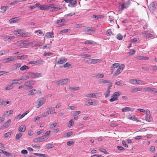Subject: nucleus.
Instances as JSON below:
<instances>
[{"instance_id": "16", "label": "nucleus", "mask_w": 157, "mask_h": 157, "mask_svg": "<svg viewBox=\"0 0 157 157\" xmlns=\"http://www.w3.org/2000/svg\"><path fill=\"white\" fill-rule=\"evenodd\" d=\"M93 31V30L92 29V28L91 27H88L86 28L84 31L87 34L91 33Z\"/></svg>"}, {"instance_id": "35", "label": "nucleus", "mask_w": 157, "mask_h": 157, "mask_svg": "<svg viewBox=\"0 0 157 157\" xmlns=\"http://www.w3.org/2000/svg\"><path fill=\"white\" fill-rule=\"evenodd\" d=\"M77 3L76 1H73L70 3H69L68 4V6H69L74 7L75 5Z\"/></svg>"}, {"instance_id": "50", "label": "nucleus", "mask_w": 157, "mask_h": 157, "mask_svg": "<svg viewBox=\"0 0 157 157\" xmlns=\"http://www.w3.org/2000/svg\"><path fill=\"white\" fill-rule=\"evenodd\" d=\"M150 67L152 71H155L157 70V66H151Z\"/></svg>"}, {"instance_id": "43", "label": "nucleus", "mask_w": 157, "mask_h": 157, "mask_svg": "<svg viewBox=\"0 0 157 157\" xmlns=\"http://www.w3.org/2000/svg\"><path fill=\"white\" fill-rule=\"evenodd\" d=\"M148 58L146 57L140 56L138 57V59L139 60H147L148 59Z\"/></svg>"}, {"instance_id": "46", "label": "nucleus", "mask_w": 157, "mask_h": 157, "mask_svg": "<svg viewBox=\"0 0 157 157\" xmlns=\"http://www.w3.org/2000/svg\"><path fill=\"white\" fill-rule=\"evenodd\" d=\"M22 136V134L19 133L18 134H17L15 136V138L16 140H18Z\"/></svg>"}, {"instance_id": "22", "label": "nucleus", "mask_w": 157, "mask_h": 157, "mask_svg": "<svg viewBox=\"0 0 157 157\" xmlns=\"http://www.w3.org/2000/svg\"><path fill=\"white\" fill-rule=\"evenodd\" d=\"M0 153H3L6 155L7 156H10V157H13V156H12L11 154L8 152H7L5 151H4L1 149H0Z\"/></svg>"}, {"instance_id": "52", "label": "nucleus", "mask_w": 157, "mask_h": 157, "mask_svg": "<svg viewBox=\"0 0 157 157\" xmlns=\"http://www.w3.org/2000/svg\"><path fill=\"white\" fill-rule=\"evenodd\" d=\"M86 105H93V103L92 101H90V100H88L86 101Z\"/></svg>"}, {"instance_id": "42", "label": "nucleus", "mask_w": 157, "mask_h": 157, "mask_svg": "<svg viewBox=\"0 0 157 157\" xmlns=\"http://www.w3.org/2000/svg\"><path fill=\"white\" fill-rule=\"evenodd\" d=\"M49 114V112L48 111L44 112L42 115L41 116L43 117H45L48 116Z\"/></svg>"}, {"instance_id": "59", "label": "nucleus", "mask_w": 157, "mask_h": 157, "mask_svg": "<svg viewBox=\"0 0 157 157\" xmlns=\"http://www.w3.org/2000/svg\"><path fill=\"white\" fill-rule=\"evenodd\" d=\"M57 123H54L53 124H51L50 125V128H53L57 126Z\"/></svg>"}, {"instance_id": "20", "label": "nucleus", "mask_w": 157, "mask_h": 157, "mask_svg": "<svg viewBox=\"0 0 157 157\" xmlns=\"http://www.w3.org/2000/svg\"><path fill=\"white\" fill-rule=\"evenodd\" d=\"M99 83L100 84H105L110 83V81L109 80H105L104 79H100L98 81Z\"/></svg>"}, {"instance_id": "41", "label": "nucleus", "mask_w": 157, "mask_h": 157, "mask_svg": "<svg viewBox=\"0 0 157 157\" xmlns=\"http://www.w3.org/2000/svg\"><path fill=\"white\" fill-rule=\"evenodd\" d=\"M99 150L100 151L103 152L105 154H109L106 150L103 148H99Z\"/></svg>"}, {"instance_id": "57", "label": "nucleus", "mask_w": 157, "mask_h": 157, "mask_svg": "<svg viewBox=\"0 0 157 157\" xmlns=\"http://www.w3.org/2000/svg\"><path fill=\"white\" fill-rule=\"evenodd\" d=\"M50 132L51 131H47L45 133V135L43 136H44V137H45V139H47V138H46V137L47 136H49L50 134Z\"/></svg>"}, {"instance_id": "37", "label": "nucleus", "mask_w": 157, "mask_h": 157, "mask_svg": "<svg viewBox=\"0 0 157 157\" xmlns=\"http://www.w3.org/2000/svg\"><path fill=\"white\" fill-rule=\"evenodd\" d=\"M70 31V29H64L61 31L59 32V34H62L63 33H69Z\"/></svg>"}, {"instance_id": "12", "label": "nucleus", "mask_w": 157, "mask_h": 157, "mask_svg": "<svg viewBox=\"0 0 157 157\" xmlns=\"http://www.w3.org/2000/svg\"><path fill=\"white\" fill-rule=\"evenodd\" d=\"M40 74L35 73H29L28 75L29 78H33L36 77H38L39 76Z\"/></svg>"}, {"instance_id": "8", "label": "nucleus", "mask_w": 157, "mask_h": 157, "mask_svg": "<svg viewBox=\"0 0 157 157\" xmlns=\"http://www.w3.org/2000/svg\"><path fill=\"white\" fill-rule=\"evenodd\" d=\"M69 82V80L67 78H66L59 80L58 81V84L59 85H63L67 84Z\"/></svg>"}, {"instance_id": "7", "label": "nucleus", "mask_w": 157, "mask_h": 157, "mask_svg": "<svg viewBox=\"0 0 157 157\" xmlns=\"http://www.w3.org/2000/svg\"><path fill=\"white\" fill-rule=\"evenodd\" d=\"M145 119H146V120L147 121H148V122L151 121L152 119V118L151 117V116L150 115V112L147 109L146 110Z\"/></svg>"}, {"instance_id": "49", "label": "nucleus", "mask_w": 157, "mask_h": 157, "mask_svg": "<svg viewBox=\"0 0 157 157\" xmlns=\"http://www.w3.org/2000/svg\"><path fill=\"white\" fill-rule=\"evenodd\" d=\"M122 37H123L122 36L120 33L118 34L117 36V39L119 40H122Z\"/></svg>"}, {"instance_id": "29", "label": "nucleus", "mask_w": 157, "mask_h": 157, "mask_svg": "<svg viewBox=\"0 0 157 157\" xmlns=\"http://www.w3.org/2000/svg\"><path fill=\"white\" fill-rule=\"evenodd\" d=\"M92 18H96L97 19H100L101 18H102L104 17V16L103 15H96L95 14L93 15L92 16Z\"/></svg>"}, {"instance_id": "10", "label": "nucleus", "mask_w": 157, "mask_h": 157, "mask_svg": "<svg viewBox=\"0 0 157 157\" xmlns=\"http://www.w3.org/2000/svg\"><path fill=\"white\" fill-rule=\"evenodd\" d=\"M45 99L44 98H40L38 100V104L37 106V108L40 107L45 102Z\"/></svg>"}, {"instance_id": "63", "label": "nucleus", "mask_w": 157, "mask_h": 157, "mask_svg": "<svg viewBox=\"0 0 157 157\" xmlns=\"http://www.w3.org/2000/svg\"><path fill=\"white\" fill-rule=\"evenodd\" d=\"M21 30H19L17 31L15 30L14 32V33L15 35H17V34H20L21 33Z\"/></svg>"}, {"instance_id": "14", "label": "nucleus", "mask_w": 157, "mask_h": 157, "mask_svg": "<svg viewBox=\"0 0 157 157\" xmlns=\"http://www.w3.org/2000/svg\"><path fill=\"white\" fill-rule=\"evenodd\" d=\"M11 120L9 119L8 121L4 123L2 126V129H4L7 128L10 124Z\"/></svg>"}, {"instance_id": "58", "label": "nucleus", "mask_w": 157, "mask_h": 157, "mask_svg": "<svg viewBox=\"0 0 157 157\" xmlns=\"http://www.w3.org/2000/svg\"><path fill=\"white\" fill-rule=\"evenodd\" d=\"M104 77V75L102 74H98L96 75V77L98 78H102Z\"/></svg>"}, {"instance_id": "38", "label": "nucleus", "mask_w": 157, "mask_h": 157, "mask_svg": "<svg viewBox=\"0 0 157 157\" xmlns=\"http://www.w3.org/2000/svg\"><path fill=\"white\" fill-rule=\"evenodd\" d=\"M110 92V88H108L106 92L105 93V98H107L109 96Z\"/></svg>"}, {"instance_id": "55", "label": "nucleus", "mask_w": 157, "mask_h": 157, "mask_svg": "<svg viewBox=\"0 0 157 157\" xmlns=\"http://www.w3.org/2000/svg\"><path fill=\"white\" fill-rule=\"evenodd\" d=\"M112 32L110 29H108L107 30L106 34L107 36H110L112 34Z\"/></svg>"}, {"instance_id": "5", "label": "nucleus", "mask_w": 157, "mask_h": 157, "mask_svg": "<svg viewBox=\"0 0 157 157\" xmlns=\"http://www.w3.org/2000/svg\"><path fill=\"white\" fill-rule=\"evenodd\" d=\"M156 2L154 1L152 2L148 7L149 10L153 13L156 8Z\"/></svg>"}, {"instance_id": "18", "label": "nucleus", "mask_w": 157, "mask_h": 157, "mask_svg": "<svg viewBox=\"0 0 157 157\" xmlns=\"http://www.w3.org/2000/svg\"><path fill=\"white\" fill-rule=\"evenodd\" d=\"M134 110V109L131 108L130 107H126L123 108L122 109V111L123 112L127 111H133Z\"/></svg>"}, {"instance_id": "45", "label": "nucleus", "mask_w": 157, "mask_h": 157, "mask_svg": "<svg viewBox=\"0 0 157 157\" xmlns=\"http://www.w3.org/2000/svg\"><path fill=\"white\" fill-rule=\"evenodd\" d=\"M36 91V90H32L29 91V95H31L35 94V91Z\"/></svg>"}, {"instance_id": "15", "label": "nucleus", "mask_w": 157, "mask_h": 157, "mask_svg": "<svg viewBox=\"0 0 157 157\" xmlns=\"http://www.w3.org/2000/svg\"><path fill=\"white\" fill-rule=\"evenodd\" d=\"M144 90L145 92H153V91H155L156 90L155 88L149 87H145L144 88Z\"/></svg>"}, {"instance_id": "32", "label": "nucleus", "mask_w": 157, "mask_h": 157, "mask_svg": "<svg viewBox=\"0 0 157 157\" xmlns=\"http://www.w3.org/2000/svg\"><path fill=\"white\" fill-rule=\"evenodd\" d=\"M21 80V79H16L14 80H13L12 81L13 82L12 84H20L19 81Z\"/></svg>"}, {"instance_id": "33", "label": "nucleus", "mask_w": 157, "mask_h": 157, "mask_svg": "<svg viewBox=\"0 0 157 157\" xmlns=\"http://www.w3.org/2000/svg\"><path fill=\"white\" fill-rule=\"evenodd\" d=\"M121 94L120 92L118 91L115 92L112 96L114 98H118V97Z\"/></svg>"}, {"instance_id": "2", "label": "nucleus", "mask_w": 157, "mask_h": 157, "mask_svg": "<svg viewBox=\"0 0 157 157\" xmlns=\"http://www.w3.org/2000/svg\"><path fill=\"white\" fill-rule=\"evenodd\" d=\"M124 67V64H122L118 68L117 70L113 74L114 76H116L119 75L123 70Z\"/></svg>"}, {"instance_id": "23", "label": "nucleus", "mask_w": 157, "mask_h": 157, "mask_svg": "<svg viewBox=\"0 0 157 157\" xmlns=\"http://www.w3.org/2000/svg\"><path fill=\"white\" fill-rule=\"evenodd\" d=\"M14 58L12 57H10L5 58L3 59V61L5 63H7L9 62L12 61H13L14 60Z\"/></svg>"}, {"instance_id": "24", "label": "nucleus", "mask_w": 157, "mask_h": 157, "mask_svg": "<svg viewBox=\"0 0 157 157\" xmlns=\"http://www.w3.org/2000/svg\"><path fill=\"white\" fill-rule=\"evenodd\" d=\"M41 62L39 60L36 61H31L29 62V63L30 64H34L35 65L40 64H41Z\"/></svg>"}, {"instance_id": "28", "label": "nucleus", "mask_w": 157, "mask_h": 157, "mask_svg": "<svg viewBox=\"0 0 157 157\" xmlns=\"http://www.w3.org/2000/svg\"><path fill=\"white\" fill-rule=\"evenodd\" d=\"M119 65V63H115L113 64L112 66L111 67L112 70V73H113V72L114 71V70L113 69V68H117L118 67Z\"/></svg>"}, {"instance_id": "1", "label": "nucleus", "mask_w": 157, "mask_h": 157, "mask_svg": "<svg viewBox=\"0 0 157 157\" xmlns=\"http://www.w3.org/2000/svg\"><path fill=\"white\" fill-rule=\"evenodd\" d=\"M52 7H53V4L41 5L39 3L38 8L40 9L41 10H48L49 8H52Z\"/></svg>"}, {"instance_id": "30", "label": "nucleus", "mask_w": 157, "mask_h": 157, "mask_svg": "<svg viewBox=\"0 0 157 157\" xmlns=\"http://www.w3.org/2000/svg\"><path fill=\"white\" fill-rule=\"evenodd\" d=\"M142 90V89L139 87H136L132 89V93H135L137 91H140Z\"/></svg>"}, {"instance_id": "11", "label": "nucleus", "mask_w": 157, "mask_h": 157, "mask_svg": "<svg viewBox=\"0 0 157 157\" xmlns=\"http://www.w3.org/2000/svg\"><path fill=\"white\" fill-rule=\"evenodd\" d=\"M67 61V59L66 58L61 57L58 59L57 63L58 64H61L66 62Z\"/></svg>"}, {"instance_id": "17", "label": "nucleus", "mask_w": 157, "mask_h": 157, "mask_svg": "<svg viewBox=\"0 0 157 157\" xmlns=\"http://www.w3.org/2000/svg\"><path fill=\"white\" fill-rule=\"evenodd\" d=\"M32 82V80L28 81L25 83L24 85L28 87H29L28 88L29 89H31L33 87L32 86L30 85Z\"/></svg>"}, {"instance_id": "48", "label": "nucleus", "mask_w": 157, "mask_h": 157, "mask_svg": "<svg viewBox=\"0 0 157 157\" xmlns=\"http://www.w3.org/2000/svg\"><path fill=\"white\" fill-rule=\"evenodd\" d=\"M29 75H25L23 76L22 77V78L20 79L21 80H26L28 79L29 78Z\"/></svg>"}, {"instance_id": "34", "label": "nucleus", "mask_w": 157, "mask_h": 157, "mask_svg": "<svg viewBox=\"0 0 157 157\" xmlns=\"http://www.w3.org/2000/svg\"><path fill=\"white\" fill-rule=\"evenodd\" d=\"M121 94L120 92L118 91L115 92L112 96L114 98H118V97Z\"/></svg>"}, {"instance_id": "36", "label": "nucleus", "mask_w": 157, "mask_h": 157, "mask_svg": "<svg viewBox=\"0 0 157 157\" xmlns=\"http://www.w3.org/2000/svg\"><path fill=\"white\" fill-rule=\"evenodd\" d=\"M69 89L71 91H74L79 90V88L78 87H69Z\"/></svg>"}, {"instance_id": "21", "label": "nucleus", "mask_w": 157, "mask_h": 157, "mask_svg": "<svg viewBox=\"0 0 157 157\" xmlns=\"http://www.w3.org/2000/svg\"><path fill=\"white\" fill-rule=\"evenodd\" d=\"M47 110L49 111V114L56 113V112L55 111V108L49 107L47 109Z\"/></svg>"}, {"instance_id": "53", "label": "nucleus", "mask_w": 157, "mask_h": 157, "mask_svg": "<svg viewBox=\"0 0 157 157\" xmlns=\"http://www.w3.org/2000/svg\"><path fill=\"white\" fill-rule=\"evenodd\" d=\"M94 43L93 41H91L90 40H87V41L84 42V43L86 44H92L93 43Z\"/></svg>"}, {"instance_id": "44", "label": "nucleus", "mask_w": 157, "mask_h": 157, "mask_svg": "<svg viewBox=\"0 0 157 157\" xmlns=\"http://www.w3.org/2000/svg\"><path fill=\"white\" fill-rule=\"evenodd\" d=\"M29 67L26 65H24L22 66V67H21L20 69L21 71H24L25 70H26V69H29Z\"/></svg>"}, {"instance_id": "39", "label": "nucleus", "mask_w": 157, "mask_h": 157, "mask_svg": "<svg viewBox=\"0 0 157 157\" xmlns=\"http://www.w3.org/2000/svg\"><path fill=\"white\" fill-rule=\"evenodd\" d=\"M13 88V84H11L10 85H8L5 88V89L6 90H8L12 89Z\"/></svg>"}, {"instance_id": "3", "label": "nucleus", "mask_w": 157, "mask_h": 157, "mask_svg": "<svg viewBox=\"0 0 157 157\" xmlns=\"http://www.w3.org/2000/svg\"><path fill=\"white\" fill-rule=\"evenodd\" d=\"M130 2L129 0H128L127 2L124 3H121L120 4V6H121V10H122L124 9H126L128 8L130 5Z\"/></svg>"}, {"instance_id": "51", "label": "nucleus", "mask_w": 157, "mask_h": 157, "mask_svg": "<svg viewBox=\"0 0 157 157\" xmlns=\"http://www.w3.org/2000/svg\"><path fill=\"white\" fill-rule=\"evenodd\" d=\"M9 7L8 6H2L1 7V9L3 11V12H4L6 10L8 9Z\"/></svg>"}, {"instance_id": "64", "label": "nucleus", "mask_w": 157, "mask_h": 157, "mask_svg": "<svg viewBox=\"0 0 157 157\" xmlns=\"http://www.w3.org/2000/svg\"><path fill=\"white\" fill-rule=\"evenodd\" d=\"M44 130L43 129L41 130L40 131L37 132L36 134L37 136L39 135L41 133H43L44 132Z\"/></svg>"}, {"instance_id": "13", "label": "nucleus", "mask_w": 157, "mask_h": 157, "mask_svg": "<svg viewBox=\"0 0 157 157\" xmlns=\"http://www.w3.org/2000/svg\"><path fill=\"white\" fill-rule=\"evenodd\" d=\"M53 33L51 32H47L46 33L44 37L47 38H49L54 37Z\"/></svg>"}, {"instance_id": "27", "label": "nucleus", "mask_w": 157, "mask_h": 157, "mask_svg": "<svg viewBox=\"0 0 157 157\" xmlns=\"http://www.w3.org/2000/svg\"><path fill=\"white\" fill-rule=\"evenodd\" d=\"M18 20V17H15L11 19L10 20V22L11 23H13L17 22Z\"/></svg>"}, {"instance_id": "26", "label": "nucleus", "mask_w": 157, "mask_h": 157, "mask_svg": "<svg viewBox=\"0 0 157 157\" xmlns=\"http://www.w3.org/2000/svg\"><path fill=\"white\" fill-rule=\"evenodd\" d=\"M13 111L12 110L6 111L4 114V115L5 116L8 117L13 112Z\"/></svg>"}, {"instance_id": "19", "label": "nucleus", "mask_w": 157, "mask_h": 157, "mask_svg": "<svg viewBox=\"0 0 157 157\" xmlns=\"http://www.w3.org/2000/svg\"><path fill=\"white\" fill-rule=\"evenodd\" d=\"M25 40H22L18 41L17 42V44L18 45V46L19 48H22L24 47L25 45L26 44H24L23 43L24 42Z\"/></svg>"}, {"instance_id": "61", "label": "nucleus", "mask_w": 157, "mask_h": 157, "mask_svg": "<svg viewBox=\"0 0 157 157\" xmlns=\"http://www.w3.org/2000/svg\"><path fill=\"white\" fill-rule=\"evenodd\" d=\"M118 98H114L112 96L111 97V98L110 99L109 101H110L112 102L114 101L117 100H118Z\"/></svg>"}, {"instance_id": "62", "label": "nucleus", "mask_w": 157, "mask_h": 157, "mask_svg": "<svg viewBox=\"0 0 157 157\" xmlns=\"http://www.w3.org/2000/svg\"><path fill=\"white\" fill-rule=\"evenodd\" d=\"M71 65L69 63L67 62L66 63L64 66L65 68L71 66Z\"/></svg>"}, {"instance_id": "4", "label": "nucleus", "mask_w": 157, "mask_h": 157, "mask_svg": "<svg viewBox=\"0 0 157 157\" xmlns=\"http://www.w3.org/2000/svg\"><path fill=\"white\" fill-rule=\"evenodd\" d=\"M152 32L151 31H147L143 32L142 34L144 35V37L147 39L152 37Z\"/></svg>"}, {"instance_id": "47", "label": "nucleus", "mask_w": 157, "mask_h": 157, "mask_svg": "<svg viewBox=\"0 0 157 157\" xmlns=\"http://www.w3.org/2000/svg\"><path fill=\"white\" fill-rule=\"evenodd\" d=\"M45 48H47V49H50V47L49 44H47L43 46V49H45Z\"/></svg>"}, {"instance_id": "56", "label": "nucleus", "mask_w": 157, "mask_h": 157, "mask_svg": "<svg viewBox=\"0 0 157 157\" xmlns=\"http://www.w3.org/2000/svg\"><path fill=\"white\" fill-rule=\"evenodd\" d=\"M137 84H138L139 85H143L145 83H144V82L142 80H139L138 81H137Z\"/></svg>"}, {"instance_id": "9", "label": "nucleus", "mask_w": 157, "mask_h": 157, "mask_svg": "<svg viewBox=\"0 0 157 157\" xmlns=\"http://www.w3.org/2000/svg\"><path fill=\"white\" fill-rule=\"evenodd\" d=\"M46 140V139H45V138L44 137V136H41L35 138L33 141L34 142H40L43 140Z\"/></svg>"}, {"instance_id": "25", "label": "nucleus", "mask_w": 157, "mask_h": 157, "mask_svg": "<svg viewBox=\"0 0 157 157\" xmlns=\"http://www.w3.org/2000/svg\"><path fill=\"white\" fill-rule=\"evenodd\" d=\"M26 130V127L25 125H22L20 126L19 128L18 131L20 132H24Z\"/></svg>"}, {"instance_id": "31", "label": "nucleus", "mask_w": 157, "mask_h": 157, "mask_svg": "<svg viewBox=\"0 0 157 157\" xmlns=\"http://www.w3.org/2000/svg\"><path fill=\"white\" fill-rule=\"evenodd\" d=\"M15 38V36H6L4 37V40H11L13 39H14Z\"/></svg>"}, {"instance_id": "40", "label": "nucleus", "mask_w": 157, "mask_h": 157, "mask_svg": "<svg viewBox=\"0 0 157 157\" xmlns=\"http://www.w3.org/2000/svg\"><path fill=\"white\" fill-rule=\"evenodd\" d=\"M27 114V113H24L22 114L21 115V114H19L17 116V119L19 118V119H20L23 117L24 116H25Z\"/></svg>"}, {"instance_id": "6", "label": "nucleus", "mask_w": 157, "mask_h": 157, "mask_svg": "<svg viewBox=\"0 0 157 157\" xmlns=\"http://www.w3.org/2000/svg\"><path fill=\"white\" fill-rule=\"evenodd\" d=\"M101 61V60L100 59H88V60L86 61V62L90 64H95L98 63Z\"/></svg>"}, {"instance_id": "54", "label": "nucleus", "mask_w": 157, "mask_h": 157, "mask_svg": "<svg viewBox=\"0 0 157 157\" xmlns=\"http://www.w3.org/2000/svg\"><path fill=\"white\" fill-rule=\"evenodd\" d=\"M130 81H131V83L132 84H137V81L135 79H132L130 80Z\"/></svg>"}, {"instance_id": "60", "label": "nucleus", "mask_w": 157, "mask_h": 157, "mask_svg": "<svg viewBox=\"0 0 157 157\" xmlns=\"http://www.w3.org/2000/svg\"><path fill=\"white\" fill-rule=\"evenodd\" d=\"M81 112L80 111H75L73 113V115L75 116H77V115L79 114Z\"/></svg>"}]
</instances>
